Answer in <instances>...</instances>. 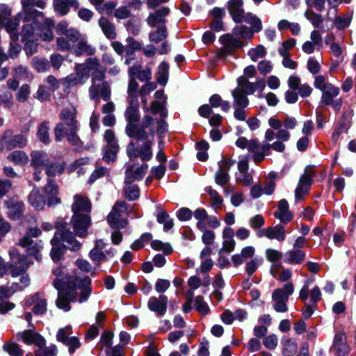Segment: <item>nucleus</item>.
Here are the masks:
<instances>
[{
    "label": "nucleus",
    "instance_id": "e433bc0d",
    "mask_svg": "<svg viewBox=\"0 0 356 356\" xmlns=\"http://www.w3.org/2000/svg\"><path fill=\"white\" fill-rule=\"evenodd\" d=\"M96 49L91 44H89L85 39L80 38L77 42L76 48H74V54L76 56L86 54L87 56L94 55Z\"/></svg>",
    "mask_w": 356,
    "mask_h": 356
},
{
    "label": "nucleus",
    "instance_id": "6e6552de",
    "mask_svg": "<svg viewBox=\"0 0 356 356\" xmlns=\"http://www.w3.org/2000/svg\"><path fill=\"white\" fill-rule=\"evenodd\" d=\"M42 18V13L38 10H34L33 12L29 11L25 8L22 13H19L17 16L13 18H6L2 20V24L6 28V31L10 33V38L13 41H17L19 35L15 31L17 30L19 26V19L24 21H29L30 19H34L36 17Z\"/></svg>",
    "mask_w": 356,
    "mask_h": 356
},
{
    "label": "nucleus",
    "instance_id": "0e129e2a",
    "mask_svg": "<svg viewBox=\"0 0 356 356\" xmlns=\"http://www.w3.org/2000/svg\"><path fill=\"white\" fill-rule=\"evenodd\" d=\"M305 17L316 28L319 27L323 22L321 15L315 13L313 10L307 9L305 13Z\"/></svg>",
    "mask_w": 356,
    "mask_h": 356
},
{
    "label": "nucleus",
    "instance_id": "f03ea898",
    "mask_svg": "<svg viewBox=\"0 0 356 356\" xmlns=\"http://www.w3.org/2000/svg\"><path fill=\"white\" fill-rule=\"evenodd\" d=\"M73 200L72 222L74 230L79 237H85L90 225L91 202L86 196L81 194L74 195Z\"/></svg>",
    "mask_w": 356,
    "mask_h": 356
},
{
    "label": "nucleus",
    "instance_id": "680f3d73",
    "mask_svg": "<svg viewBox=\"0 0 356 356\" xmlns=\"http://www.w3.org/2000/svg\"><path fill=\"white\" fill-rule=\"evenodd\" d=\"M266 55V50L265 47L261 45H257L255 48H252L248 51V56L253 61H257L258 59L265 57Z\"/></svg>",
    "mask_w": 356,
    "mask_h": 356
},
{
    "label": "nucleus",
    "instance_id": "37998d69",
    "mask_svg": "<svg viewBox=\"0 0 356 356\" xmlns=\"http://www.w3.org/2000/svg\"><path fill=\"white\" fill-rule=\"evenodd\" d=\"M232 95L234 98V107L246 108L248 106L249 100L247 95L243 91L240 90V88H235Z\"/></svg>",
    "mask_w": 356,
    "mask_h": 356
},
{
    "label": "nucleus",
    "instance_id": "13d9d810",
    "mask_svg": "<svg viewBox=\"0 0 356 356\" xmlns=\"http://www.w3.org/2000/svg\"><path fill=\"white\" fill-rule=\"evenodd\" d=\"M139 85L136 81V79L133 76H129V81L127 88V93L129 96L128 99H138L139 94Z\"/></svg>",
    "mask_w": 356,
    "mask_h": 356
},
{
    "label": "nucleus",
    "instance_id": "4c0bfd02",
    "mask_svg": "<svg viewBox=\"0 0 356 356\" xmlns=\"http://www.w3.org/2000/svg\"><path fill=\"white\" fill-rule=\"evenodd\" d=\"M38 17H36L37 19ZM33 19L32 24H27L25 26H24L22 34V39L23 40H38V35L39 33H36L35 31L36 29H38V24L37 21L35 20V18L34 19Z\"/></svg>",
    "mask_w": 356,
    "mask_h": 356
},
{
    "label": "nucleus",
    "instance_id": "a211bd4d",
    "mask_svg": "<svg viewBox=\"0 0 356 356\" xmlns=\"http://www.w3.org/2000/svg\"><path fill=\"white\" fill-rule=\"evenodd\" d=\"M16 339L22 341L25 344H35L38 347L45 345V339L40 334L33 332L32 330H26L23 332H19L16 334Z\"/></svg>",
    "mask_w": 356,
    "mask_h": 356
},
{
    "label": "nucleus",
    "instance_id": "4468645a",
    "mask_svg": "<svg viewBox=\"0 0 356 356\" xmlns=\"http://www.w3.org/2000/svg\"><path fill=\"white\" fill-rule=\"evenodd\" d=\"M9 255L16 266H13L10 273L13 277L18 276L21 273L26 271L31 263L24 255H21L17 248H12Z\"/></svg>",
    "mask_w": 356,
    "mask_h": 356
},
{
    "label": "nucleus",
    "instance_id": "a18cd8bd",
    "mask_svg": "<svg viewBox=\"0 0 356 356\" xmlns=\"http://www.w3.org/2000/svg\"><path fill=\"white\" fill-rule=\"evenodd\" d=\"M168 36V32L165 25L157 26V29L152 31L149 34V40L152 42L159 43L164 40Z\"/></svg>",
    "mask_w": 356,
    "mask_h": 356
},
{
    "label": "nucleus",
    "instance_id": "7ed1b4c3",
    "mask_svg": "<svg viewBox=\"0 0 356 356\" xmlns=\"http://www.w3.org/2000/svg\"><path fill=\"white\" fill-rule=\"evenodd\" d=\"M76 109L74 106L63 109L60 113L61 122L54 129L55 138L60 141L65 136L72 145H79L80 138L77 135L79 124L76 120Z\"/></svg>",
    "mask_w": 356,
    "mask_h": 356
},
{
    "label": "nucleus",
    "instance_id": "a19ab883",
    "mask_svg": "<svg viewBox=\"0 0 356 356\" xmlns=\"http://www.w3.org/2000/svg\"><path fill=\"white\" fill-rule=\"evenodd\" d=\"M29 204L37 210H42L47 204L39 190L33 188L29 196Z\"/></svg>",
    "mask_w": 356,
    "mask_h": 356
},
{
    "label": "nucleus",
    "instance_id": "0eeeda50",
    "mask_svg": "<svg viewBox=\"0 0 356 356\" xmlns=\"http://www.w3.org/2000/svg\"><path fill=\"white\" fill-rule=\"evenodd\" d=\"M236 145L241 149H247L252 152V159L255 163H259L264 159L265 155L268 154L270 152L269 145H262L259 143L258 140H248L245 137H240L236 141Z\"/></svg>",
    "mask_w": 356,
    "mask_h": 356
},
{
    "label": "nucleus",
    "instance_id": "4be33fe9",
    "mask_svg": "<svg viewBox=\"0 0 356 356\" xmlns=\"http://www.w3.org/2000/svg\"><path fill=\"white\" fill-rule=\"evenodd\" d=\"M312 181V175L305 172L300 178L298 184L295 191L296 202L302 201L309 191Z\"/></svg>",
    "mask_w": 356,
    "mask_h": 356
},
{
    "label": "nucleus",
    "instance_id": "2f4dec72",
    "mask_svg": "<svg viewBox=\"0 0 356 356\" xmlns=\"http://www.w3.org/2000/svg\"><path fill=\"white\" fill-rule=\"evenodd\" d=\"M31 157V165L35 170L46 169L51 161L47 154L42 151L33 152Z\"/></svg>",
    "mask_w": 356,
    "mask_h": 356
},
{
    "label": "nucleus",
    "instance_id": "052dcab7",
    "mask_svg": "<svg viewBox=\"0 0 356 356\" xmlns=\"http://www.w3.org/2000/svg\"><path fill=\"white\" fill-rule=\"evenodd\" d=\"M13 76L19 80L30 81L32 75L29 73L27 68L19 65L13 70Z\"/></svg>",
    "mask_w": 356,
    "mask_h": 356
},
{
    "label": "nucleus",
    "instance_id": "79ce46f5",
    "mask_svg": "<svg viewBox=\"0 0 356 356\" xmlns=\"http://www.w3.org/2000/svg\"><path fill=\"white\" fill-rule=\"evenodd\" d=\"M243 22L250 25L253 32L259 33L262 30V22L261 19L252 13H247L243 16Z\"/></svg>",
    "mask_w": 356,
    "mask_h": 356
},
{
    "label": "nucleus",
    "instance_id": "dca6fc26",
    "mask_svg": "<svg viewBox=\"0 0 356 356\" xmlns=\"http://www.w3.org/2000/svg\"><path fill=\"white\" fill-rule=\"evenodd\" d=\"M168 298L165 295L152 296L147 302L148 309L159 317L164 316L167 312Z\"/></svg>",
    "mask_w": 356,
    "mask_h": 356
},
{
    "label": "nucleus",
    "instance_id": "338daca9",
    "mask_svg": "<svg viewBox=\"0 0 356 356\" xmlns=\"http://www.w3.org/2000/svg\"><path fill=\"white\" fill-rule=\"evenodd\" d=\"M195 309L202 315L209 314L210 309L207 303L204 302V298L201 296H197L195 300Z\"/></svg>",
    "mask_w": 356,
    "mask_h": 356
},
{
    "label": "nucleus",
    "instance_id": "4d7b16f0",
    "mask_svg": "<svg viewBox=\"0 0 356 356\" xmlns=\"http://www.w3.org/2000/svg\"><path fill=\"white\" fill-rule=\"evenodd\" d=\"M58 353V348L56 345L51 344L48 346L38 347L35 352V356H56Z\"/></svg>",
    "mask_w": 356,
    "mask_h": 356
},
{
    "label": "nucleus",
    "instance_id": "7c9ffc66",
    "mask_svg": "<svg viewBox=\"0 0 356 356\" xmlns=\"http://www.w3.org/2000/svg\"><path fill=\"white\" fill-rule=\"evenodd\" d=\"M288 202L283 199L279 202L277 209L274 213V216L279 219L283 224H287L293 219V214L289 211Z\"/></svg>",
    "mask_w": 356,
    "mask_h": 356
},
{
    "label": "nucleus",
    "instance_id": "bf43d9fd",
    "mask_svg": "<svg viewBox=\"0 0 356 356\" xmlns=\"http://www.w3.org/2000/svg\"><path fill=\"white\" fill-rule=\"evenodd\" d=\"M169 65L165 62H162L158 67L157 81L161 85H165L168 80Z\"/></svg>",
    "mask_w": 356,
    "mask_h": 356
},
{
    "label": "nucleus",
    "instance_id": "72a5a7b5",
    "mask_svg": "<svg viewBox=\"0 0 356 356\" xmlns=\"http://www.w3.org/2000/svg\"><path fill=\"white\" fill-rule=\"evenodd\" d=\"M129 76L138 79L140 81H149L152 79V70L149 67L143 68L140 65H136L129 69Z\"/></svg>",
    "mask_w": 356,
    "mask_h": 356
},
{
    "label": "nucleus",
    "instance_id": "1a4fd4ad",
    "mask_svg": "<svg viewBox=\"0 0 356 356\" xmlns=\"http://www.w3.org/2000/svg\"><path fill=\"white\" fill-rule=\"evenodd\" d=\"M294 292L292 282H287L282 288L276 289L272 293V303L273 309L279 313L288 311L287 302L289 298Z\"/></svg>",
    "mask_w": 356,
    "mask_h": 356
},
{
    "label": "nucleus",
    "instance_id": "8fccbe9b",
    "mask_svg": "<svg viewBox=\"0 0 356 356\" xmlns=\"http://www.w3.org/2000/svg\"><path fill=\"white\" fill-rule=\"evenodd\" d=\"M2 348L10 356H22L24 355V350L17 343L12 341H6Z\"/></svg>",
    "mask_w": 356,
    "mask_h": 356
},
{
    "label": "nucleus",
    "instance_id": "09e8293b",
    "mask_svg": "<svg viewBox=\"0 0 356 356\" xmlns=\"http://www.w3.org/2000/svg\"><path fill=\"white\" fill-rule=\"evenodd\" d=\"M83 65L87 70V73L90 74V71H92V73H95L96 72H103L105 74L106 69L103 68L99 60L97 58H89L86 60L85 63H83Z\"/></svg>",
    "mask_w": 356,
    "mask_h": 356
},
{
    "label": "nucleus",
    "instance_id": "9d476101",
    "mask_svg": "<svg viewBox=\"0 0 356 356\" xmlns=\"http://www.w3.org/2000/svg\"><path fill=\"white\" fill-rule=\"evenodd\" d=\"M127 204L124 201L117 202L107 216V221L113 229H122L127 225Z\"/></svg>",
    "mask_w": 356,
    "mask_h": 356
},
{
    "label": "nucleus",
    "instance_id": "b1692460",
    "mask_svg": "<svg viewBox=\"0 0 356 356\" xmlns=\"http://www.w3.org/2000/svg\"><path fill=\"white\" fill-rule=\"evenodd\" d=\"M148 169L146 163H143L140 166H129L125 171L124 184H131L136 181L141 180Z\"/></svg>",
    "mask_w": 356,
    "mask_h": 356
},
{
    "label": "nucleus",
    "instance_id": "f704fd0d",
    "mask_svg": "<svg viewBox=\"0 0 356 356\" xmlns=\"http://www.w3.org/2000/svg\"><path fill=\"white\" fill-rule=\"evenodd\" d=\"M306 257V254L302 250L291 249L284 254V262L288 264H300Z\"/></svg>",
    "mask_w": 356,
    "mask_h": 356
},
{
    "label": "nucleus",
    "instance_id": "393cba45",
    "mask_svg": "<svg viewBox=\"0 0 356 356\" xmlns=\"http://www.w3.org/2000/svg\"><path fill=\"white\" fill-rule=\"evenodd\" d=\"M310 293V301L312 303L316 304L321 298V292L318 286H315L309 291V281L305 282L299 292V298L301 300L305 302L309 297Z\"/></svg>",
    "mask_w": 356,
    "mask_h": 356
},
{
    "label": "nucleus",
    "instance_id": "9b49d317",
    "mask_svg": "<svg viewBox=\"0 0 356 356\" xmlns=\"http://www.w3.org/2000/svg\"><path fill=\"white\" fill-rule=\"evenodd\" d=\"M314 86L322 91L321 104L323 105H330L333 103L334 98L339 94V88L327 83L325 77L321 75L316 77Z\"/></svg>",
    "mask_w": 356,
    "mask_h": 356
},
{
    "label": "nucleus",
    "instance_id": "58836bf2",
    "mask_svg": "<svg viewBox=\"0 0 356 356\" xmlns=\"http://www.w3.org/2000/svg\"><path fill=\"white\" fill-rule=\"evenodd\" d=\"M254 253L255 249L252 246H247L242 249L240 254H234L232 257V261L234 266H237L248 259L252 258Z\"/></svg>",
    "mask_w": 356,
    "mask_h": 356
},
{
    "label": "nucleus",
    "instance_id": "49530a36",
    "mask_svg": "<svg viewBox=\"0 0 356 356\" xmlns=\"http://www.w3.org/2000/svg\"><path fill=\"white\" fill-rule=\"evenodd\" d=\"M54 26V22L51 19H46L44 21V27L40 29L38 26V31H40V37L42 40L50 41L53 39L54 35L51 27Z\"/></svg>",
    "mask_w": 356,
    "mask_h": 356
},
{
    "label": "nucleus",
    "instance_id": "c03bdc74",
    "mask_svg": "<svg viewBox=\"0 0 356 356\" xmlns=\"http://www.w3.org/2000/svg\"><path fill=\"white\" fill-rule=\"evenodd\" d=\"M156 88V83L154 82H147L143 85L139 90L138 95L140 96L141 102L143 104V108L145 112H148L149 108L147 107V100L146 96L154 91Z\"/></svg>",
    "mask_w": 356,
    "mask_h": 356
},
{
    "label": "nucleus",
    "instance_id": "473e14b6",
    "mask_svg": "<svg viewBox=\"0 0 356 356\" xmlns=\"http://www.w3.org/2000/svg\"><path fill=\"white\" fill-rule=\"evenodd\" d=\"M8 209V216L12 220L19 219L23 213L24 203L15 198L5 202Z\"/></svg>",
    "mask_w": 356,
    "mask_h": 356
},
{
    "label": "nucleus",
    "instance_id": "864d4df0",
    "mask_svg": "<svg viewBox=\"0 0 356 356\" xmlns=\"http://www.w3.org/2000/svg\"><path fill=\"white\" fill-rule=\"evenodd\" d=\"M8 159L17 165H24L29 161L28 156L23 151H14L8 156Z\"/></svg>",
    "mask_w": 356,
    "mask_h": 356
},
{
    "label": "nucleus",
    "instance_id": "39448f33",
    "mask_svg": "<svg viewBox=\"0 0 356 356\" xmlns=\"http://www.w3.org/2000/svg\"><path fill=\"white\" fill-rule=\"evenodd\" d=\"M106 75L103 72L91 74V86L88 89L89 97L96 104H99L100 98L108 102L111 95V90L108 82L105 81Z\"/></svg>",
    "mask_w": 356,
    "mask_h": 356
},
{
    "label": "nucleus",
    "instance_id": "2eb2a0df",
    "mask_svg": "<svg viewBox=\"0 0 356 356\" xmlns=\"http://www.w3.org/2000/svg\"><path fill=\"white\" fill-rule=\"evenodd\" d=\"M80 34L75 29H70L66 31L65 35L58 38L57 45L60 50L67 51L72 49L74 51L77 42L79 41Z\"/></svg>",
    "mask_w": 356,
    "mask_h": 356
},
{
    "label": "nucleus",
    "instance_id": "c9c22d12",
    "mask_svg": "<svg viewBox=\"0 0 356 356\" xmlns=\"http://www.w3.org/2000/svg\"><path fill=\"white\" fill-rule=\"evenodd\" d=\"M65 164L63 161H51L45 169L48 179L60 175L64 172Z\"/></svg>",
    "mask_w": 356,
    "mask_h": 356
},
{
    "label": "nucleus",
    "instance_id": "6e6d98bb",
    "mask_svg": "<svg viewBox=\"0 0 356 356\" xmlns=\"http://www.w3.org/2000/svg\"><path fill=\"white\" fill-rule=\"evenodd\" d=\"M282 353L285 356H293L297 351V344L291 339H286L282 341Z\"/></svg>",
    "mask_w": 356,
    "mask_h": 356
},
{
    "label": "nucleus",
    "instance_id": "c756f323",
    "mask_svg": "<svg viewBox=\"0 0 356 356\" xmlns=\"http://www.w3.org/2000/svg\"><path fill=\"white\" fill-rule=\"evenodd\" d=\"M169 13L170 10L168 7H162L155 12L149 13L146 22L151 27H154L156 25L157 26L160 25H165V18Z\"/></svg>",
    "mask_w": 356,
    "mask_h": 356
},
{
    "label": "nucleus",
    "instance_id": "20e7f679",
    "mask_svg": "<svg viewBox=\"0 0 356 356\" xmlns=\"http://www.w3.org/2000/svg\"><path fill=\"white\" fill-rule=\"evenodd\" d=\"M56 228V232L51 241V257L54 261H59L64 253L65 248L60 244V241L66 242L67 248L72 251L79 250L81 247V244L74 238L72 232L70 231L67 223L58 222Z\"/></svg>",
    "mask_w": 356,
    "mask_h": 356
},
{
    "label": "nucleus",
    "instance_id": "6ab92c4d",
    "mask_svg": "<svg viewBox=\"0 0 356 356\" xmlns=\"http://www.w3.org/2000/svg\"><path fill=\"white\" fill-rule=\"evenodd\" d=\"M45 197L47 200V204L49 207H53L61 203V200L58 197V186L52 179H48L47 183L44 188Z\"/></svg>",
    "mask_w": 356,
    "mask_h": 356
},
{
    "label": "nucleus",
    "instance_id": "ea45409f",
    "mask_svg": "<svg viewBox=\"0 0 356 356\" xmlns=\"http://www.w3.org/2000/svg\"><path fill=\"white\" fill-rule=\"evenodd\" d=\"M99 25L107 38L112 40L116 38L117 33L114 24L106 18L104 17H100L99 19Z\"/></svg>",
    "mask_w": 356,
    "mask_h": 356
},
{
    "label": "nucleus",
    "instance_id": "e2e57ef3",
    "mask_svg": "<svg viewBox=\"0 0 356 356\" xmlns=\"http://www.w3.org/2000/svg\"><path fill=\"white\" fill-rule=\"evenodd\" d=\"M254 32L246 26H238L233 30V33L244 39H251Z\"/></svg>",
    "mask_w": 356,
    "mask_h": 356
},
{
    "label": "nucleus",
    "instance_id": "5701e85b",
    "mask_svg": "<svg viewBox=\"0 0 356 356\" xmlns=\"http://www.w3.org/2000/svg\"><path fill=\"white\" fill-rule=\"evenodd\" d=\"M258 236H266L270 240H276L282 242L286 238V230L283 225H276L273 227H268L259 232Z\"/></svg>",
    "mask_w": 356,
    "mask_h": 356
},
{
    "label": "nucleus",
    "instance_id": "f257e3e1",
    "mask_svg": "<svg viewBox=\"0 0 356 356\" xmlns=\"http://www.w3.org/2000/svg\"><path fill=\"white\" fill-rule=\"evenodd\" d=\"M53 274L56 276L53 285L58 290L56 301L58 308L68 312L71 309V302L79 301L82 303L88 299L92 291L89 277L69 275L63 266H58L53 270Z\"/></svg>",
    "mask_w": 356,
    "mask_h": 356
},
{
    "label": "nucleus",
    "instance_id": "774afa93",
    "mask_svg": "<svg viewBox=\"0 0 356 356\" xmlns=\"http://www.w3.org/2000/svg\"><path fill=\"white\" fill-rule=\"evenodd\" d=\"M265 256L268 261L277 262L282 258L283 254L282 252L277 250L273 248H267L265 250Z\"/></svg>",
    "mask_w": 356,
    "mask_h": 356
},
{
    "label": "nucleus",
    "instance_id": "f3484780",
    "mask_svg": "<svg viewBox=\"0 0 356 356\" xmlns=\"http://www.w3.org/2000/svg\"><path fill=\"white\" fill-rule=\"evenodd\" d=\"M19 245L26 248V252L30 256H33L38 261L41 260L40 250L43 248L42 241L34 242L29 236H24L18 243Z\"/></svg>",
    "mask_w": 356,
    "mask_h": 356
},
{
    "label": "nucleus",
    "instance_id": "bb28decb",
    "mask_svg": "<svg viewBox=\"0 0 356 356\" xmlns=\"http://www.w3.org/2000/svg\"><path fill=\"white\" fill-rule=\"evenodd\" d=\"M243 6V0H229L227 2L229 13L232 15V19L236 23L242 22L245 14Z\"/></svg>",
    "mask_w": 356,
    "mask_h": 356
},
{
    "label": "nucleus",
    "instance_id": "c85d7f7f",
    "mask_svg": "<svg viewBox=\"0 0 356 356\" xmlns=\"http://www.w3.org/2000/svg\"><path fill=\"white\" fill-rule=\"evenodd\" d=\"M129 106L126 109L124 117L128 124L127 125H136L140 120L138 111L139 103L138 99H128Z\"/></svg>",
    "mask_w": 356,
    "mask_h": 356
},
{
    "label": "nucleus",
    "instance_id": "412c9836",
    "mask_svg": "<svg viewBox=\"0 0 356 356\" xmlns=\"http://www.w3.org/2000/svg\"><path fill=\"white\" fill-rule=\"evenodd\" d=\"M26 306L33 305V312L35 314H42L47 312V302L44 296L41 293H35L30 296L25 302Z\"/></svg>",
    "mask_w": 356,
    "mask_h": 356
},
{
    "label": "nucleus",
    "instance_id": "69168bd1",
    "mask_svg": "<svg viewBox=\"0 0 356 356\" xmlns=\"http://www.w3.org/2000/svg\"><path fill=\"white\" fill-rule=\"evenodd\" d=\"M37 136L39 140L44 143L49 142V127L47 122H42L39 125Z\"/></svg>",
    "mask_w": 356,
    "mask_h": 356
},
{
    "label": "nucleus",
    "instance_id": "aec40b11",
    "mask_svg": "<svg viewBox=\"0 0 356 356\" xmlns=\"http://www.w3.org/2000/svg\"><path fill=\"white\" fill-rule=\"evenodd\" d=\"M75 73L71 74L64 79L65 83L68 86H75L78 84H84L89 78V74L83 64H76Z\"/></svg>",
    "mask_w": 356,
    "mask_h": 356
},
{
    "label": "nucleus",
    "instance_id": "ddd939ff",
    "mask_svg": "<svg viewBox=\"0 0 356 356\" xmlns=\"http://www.w3.org/2000/svg\"><path fill=\"white\" fill-rule=\"evenodd\" d=\"M27 143V139L23 134L13 135L10 129L5 131L0 138V150L23 147Z\"/></svg>",
    "mask_w": 356,
    "mask_h": 356
},
{
    "label": "nucleus",
    "instance_id": "5fc2aeb1",
    "mask_svg": "<svg viewBox=\"0 0 356 356\" xmlns=\"http://www.w3.org/2000/svg\"><path fill=\"white\" fill-rule=\"evenodd\" d=\"M118 146H105L103 149V159L106 163L113 162L117 157Z\"/></svg>",
    "mask_w": 356,
    "mask_h": 356
},
{
    "label": "nucleus",
    "instance_id": "de8ad7c7",
    "mask_svg": "<svg viewBox=\"0 0 356 356\" xmlns=\"http://www.w3.org/2000/svg\"><path fill=\"white\" fill-rule=\"evenodd\" d=\"M209 104L212 108L221 107V109L225 112L229 111L230 108L229 102L228 101L223 100L218 94H214L210 97Z\"/></svg>",
    "mask_w": 356,
    "mask_h": 356
},
{
    "label": "nucleus",
    "instance_id": "a878e982",
    "mask_svg": "<svg viewBox=\"0 0 356 356\" xmlns=\"http://www.w3.org/2000/svg\"><path fill=\"white\" fill-rule=\"evenodd\" d=\"M332 350L335 356H347L349 347L346 343V337L344 333L337 332L334 339Z\"/></svg>",
    "mask_w": 356,
    "mask_h": 356
},
{
    "label": "nucleus",
    "instance_id": "423d86ee",
    "mask_svg": "<svg viewBox=\"0 0 356 356\" xmlns=\"http://www.w3.org/2000/svg\"><path fill=\"white\" fill-rule=\"evenodd\" d=\"M126 134L129 137L135 138L138 140H154V126L153 124V119L148 115H145L140 126L127 125Z\"/></svg>",
    "mask_w": 356,
    "mask_h": 356
},
{
    "label": "nucleus",
    "instance_id": "f8f14e48",
    "mask_svg": "<svg viewBox=\"0 0 356 356\" xmlns=\"http://www.w3.org/2000/svg\"><path fill=\"white\" fill-rule=\"evenodd\" d=\"M154 140H147L145 141L140 147H136L134 143H131L127 147V154L130 160L140 158L143 161H148L153 156L152 149Z\"/></svg>",
    "mask_w": 356,
    "mask_h": 356
},
{
    "label": "nucleus",
    "instance_id": "3c124183",
    "mask_svg": "<svg viewBox=\"0 0 356 356\" xmlns=\"http://www.w3.org/2000/svg\"><path fill=\"white\" fill-rule=\"evenodd\" d=\"M156 220L159 223L163 225V230L165 232H168L172 229L174 225L172 219L165 211H163L162 209L158 211L156 215Z\"/></svg>",
    "mask_w": 356,
    "mask_h": 356
},
{
    "label": "nucleus",
    "instance_id": "603ef678",
    "mask_svg": "<svg viewBox=\"0 0 356 356\" xmlns=\"http://www.w3.org/2000/svg\"><path fill=\"white\" fill-rule=\"evenodd\" d=\"M124 195L129 201H134L139 198L140 189L137 185L125 184L124 187Z\"/></svg>",
    "mask_w": 356,
    "mask_h": 356
},
{
    "label": "nucleus",
    "instance_id": "cd10ccee",
    "mask_svg": "<svg viewBox=\"0 0 356 356\" xmlns=\"http://www.w3.org/2000/svg\"><path fill=\"white\" fill-rule=\"evenodd\" d=\"M220 40L223 44V47L220 50V56H226L230 54L232 51L241 46V42L239 40L234 38L232 35L226 34L220 37Z\"/></svg>",
    "mask_w": 356,
    "mask_h": 356
}]
</instances>
